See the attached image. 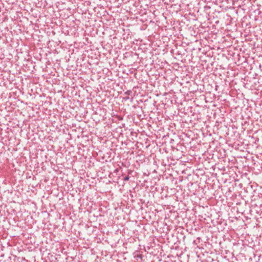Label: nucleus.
Wrapping results in <instances>:
<instances>
[{
    "instance_id": "f257e3e1",
    "label": "nucleus",
    "mask_w": 262,
    "mask_h": 262,
    "mask_svg": "<svg viewBox=\"0 0 262 262\" xmlns=\"http://www.w3.org/2000/svg\"><path fill=\"white\" fill-rule=\"evenodd\" d=\"M124 180L125 181L128 180H129V177H128V176H127V177H125V178H124Z\"/></svg>"
}]
</instances>
